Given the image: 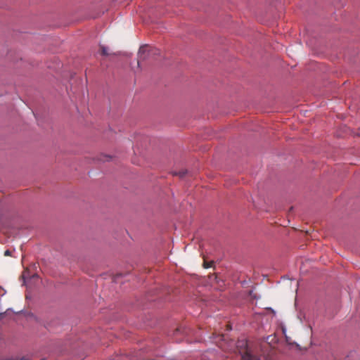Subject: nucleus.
<instances>
[{"mask_svg":"<svg viewBox=\"0 0 360 360\" xmlns=\"http://www.w3.org/2000/svg\"><path fill=\"white\" fill-rule=\"evenodd\" d=\"M155 53V50L148 45L141 46L138 53V65L141 61L146 60L151 54Z\"/></svg>","mask_w":360,"mask_h":360,"instance_id":"f257e3e1","label":"nucleus"},{"mask_svg":"<svg viewBox=\"0 0 360 360\" xmlns=\"http://www.w3.org/2000/svg\"><path fill=\"white\" fill-rule=\"evenodd\" d=\"M212 264H213V262H206V261L205 260V261H204V262H203V267H204L205 269H208V268H210V267H211V266H212Z\"/></svg>","mask_w":360,"mask_h":360,"instance_id":"f03ea898","label":"nucleus"},{"mask_svg":"<svg viewBox=\"0 0 360 360\" xmlns=\"http://www.w3.org/2000/svg\"><path fill=\"white\" fill-rule=\"evenodd\" d=\"M101 53L103 56H107L108 55V49L104 47V46H101Z\"/></svg>","mask_w":360,"mask_h":360,"instance_id":"7ed1b4c3","label":"nucleus"},{"mask_svg":"<svg viewBox=\"0 0 360 360\" xmlns=\"http://www.w3.org/2000/svg\"><path fill=\"white\" fill-rule=\"evenodd\" d=\"M175 175H179L180 177H183L186 174V171H181L178 173H175Z\"/></svg>","mask_w":360,"mask_h":360,"instance_id":"20e7f679","label":"nucleus"},{"mask_svg":"<svg viewBox=\"0 0 360 360\" xmlns=\"http://www.w3.org/2000/svg\"><path fill=\"white\" fill-rule=\"evenodd\" d=\"M4 255L5 256H10L11 255V251L7 250L4 252Z\"/></svg>","mask_w":360,"mask_h":360,"instance_id":"39448f33","label":"nucleus"},{"mask_svg":"<svg viewBox=\"0 0 360 360\" xmlns=\"http://www.w3.org/2000/svg\"><path fill=\"white\" fill-rule=\"evenodd\" d=\"M246 357H247V359H248V360H252V358L250 355H249V354H247V356H246Z\"/></svg>","mask_w":360,"mask_h":360,"instance_id":"423d86ee","label":"nucleus"},{"mask_svg":"<svg viewBox=\"0 0 360 360\" xmlns=\"http://www.w3.org/2000/svg\"><path fill=\"white\" fill-rule=\"evenodd\" d=\"M5 314L0 313V319H1L4 316Z\"/></svg>","mask_w":360,"mask_h":360,"instance_id":"0eeeda50","label":"nucleus"},{"mask_svg":"<svg viewBox=\"0 0 360 360\" xmlns=\"http://www.w3.org/2000/svg\"><path fill=\"white\" fill-rule=\"evenodd\" d=\"M20 360H29V359H26V358H22Z\"/></svg>","mask_w":360,"mask_h":360,"instance_id":"6e6552de","label":"nucleus"}]
</instances>
